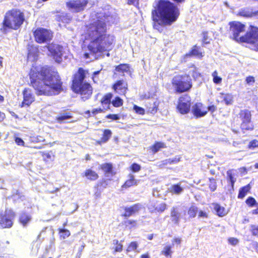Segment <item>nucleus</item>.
Segmentation results:
<instances>
[{
	"mask_svg": "<svg viewBox=\"0 0 258 258\" xmlns=\"http://www.w3.org/2000/svg\"><path fill=\"white\" fill-rule=\"evenodd\" d=\"M212 207L216 214L219 217H223L227 214V212L224 207H222L219 204H212Z\"/></svg>",
	"mask_w": 258,
	"mask_h": 258,
	"instance_id": "nucleus-22",
	"label": "nucleus"
},
{
	"mask_svg": "<svg viewBox=\"0 0 258 258\" xmlns=\"http://www.w3.org/2000/svg\"><path fill=\"white\" fill-rule=\"evenodd\" d=\"M138 247V244L136 242H132L128 246L126 251L130 252L135 251Z\"/></svg>",
	"mask_w": 258,
	"mask_h": 258,
	"instance_id": "nucleus-50",
	"label": "nucleus"
},
{
	"mask_svg": "<svg viewBox=\"0 0 258 258\" xmlns=\"http://www.w3.org/2000/svg\"><path fill=\"white\" fill-rule=\"evenodd\" d=\"M203 42L205 44H208L210 42L208 40V33L207 32H204L203 33Z\"/></svg>",
	"mask_w": 258,
	"mask_h": 258,
	"instance_id": "nucleus-61",
	"label": "nucleus"
},
{
	"mask_svg": "<svg viewBox=\"0 0 258 258\" xmlns=\"http://www.w3.org/2000/svg\"><path fill=\"white\" fill-rule=\"evenodd\" d=\"M107 118L111 119L114 120H118L120 119V117L118 114H109L107 116Z\"/></svg>",
	"mask_w": 258,
	"mask_h": 258,
	"instance_id": "nucleus-60",
	"label": "nucleus"
},
{
	"mask_svg": "<svg viewBox=\"0 0 258 258\" xmlns=\"http://www.w3.org/2000/svg\"><path fill=\"white\" fill-rule=\"evenodd\" d=\"M240 43H245L251 49L258 51V27L250 26L245 34L240 36Z\"/></svg>",
	"mask_w": 258,
	"mask_h": 258,
	"instance_id": "nucleus-7",
	"label": "nucleus"
},
{
	"mask_svg": "<svg viewBox=\"0 0 258 258\" xmlns=\"http://www.w3.org/2000/svg\"><path fill=\"white\" fill-rule=\"evenodd\" d=\"M187 75H189V77L191 76L194 79H197L201 76V74L198 71L196 68L194 67L190 69Z\"/></svg>",
	"mask_w": 258,
	"mask_h": 258,
	"instance_id": "nucleus-41",
	"label": "nucleus"
},
{
	"mask_svg": "<svg viewBox=\"0 0 258 258\" xmlns=\"http://www.w3.org/2000/svg\"><path fill=\"white\" fill-rule=\"evenodd\" d=\"M31 83L37 95H56L62 90V82L55 69L47 66L42 67Z\"/></svg>",
	"mask_w": 258,
	"mask_h": 258,
	"instance_id": "nucleus-2",
	"label": "nucleus"
},
{
	"mask_svg": "<svg viewBox=\"0 0 258 258\" xmlns=\"http://www.w3.org/2000/svg\"><path fill=\"white\" fill-rule=\"evenodd\" d=\"M212 77L213 78V82L216 84H220L222 81V78L218 76V73L216 71H215L212 73Z\"/></svg>",
	"mask_w": 258,
	"mask_h": 258,
	"instance_id": "nucleus-47",
	"label": "nucleus"
},
{
	"mask_svg": "<svg viewBox=\"0 0 258 258\" xmlns=\"http://www.w3.org/2000/svg\"><path fill=\"white\" fill-rule=\"evenodd\" d=\"M249 149H254L256 147H258V141L256 140H253L250 141L248 144Z\"/></svg>",
	"mask_w": 258,
	"mask_h": 258,
	"instance_id": "nucleus-52",
	"label": "nucleus"
},
{
	"mask_svg": "<svg viewBox=\"0 0 258 258\" xmlns=\"http://www.w3.org/2000/svg\"><path fill=\"white\" fill-rule=\"evenodd\" d=\"M73 242V240H63L61 242V246L62 248H64V246L66 245L69 246H71Z\"/></svg>",
	"mask_w": 258,
	"mask_h": 258,
	"instance_id": "nucleus-55",
	"label": "nucleus"
},
{
	"mask_svg": "<svg viewBox=\"0 0 258 258\" xmlns=\"http://www.w3.org/2000/svg\"><path fill=\"white\" fill-rule=\"evenodd\" d=\"M72 117L71 113L69 112H62L56 117V119L58 122L61 123L64 120L69 119Z\"/></svg>",
	"mask_w": 258,
	"mask_h": 258,
	"instance_id": "nucleus-34",
	"label": "nucleus"
},
{
	"mask_svg": "<svg viewBox=\"0 0 258 258\" xmlns=\"http://www.w3.org/2000/svg\"><path fill=\"white\" fill-rule=\"evenodd\" d=\"M114 91L119 94H124L127 90V84L123 80L117 81L113 86Z\"/></svg>",
	"mask_w": 258,
	"mask_h": 258,
	"instance_id": "nucleus-17",
	"label": "nucleus"
},
{
	"mask_svg": "<svg viewBox=\"0 0 258 258\" xmlns=\"http://www.w3.org/2000/svg\"><path fill=\"white\" fill-rule=\"evenodd\" d=\"M159 102L154 99H149L146 103V106L148 109V112L150 113L154 114L158 110Z\"/></svg>",
	"mask_w": 258,
	"mask_h": 258,
	"instance_id": "nucleus-19",
	"label": "nucleus"
},
{
	"mask_svg": "<svg viewBox=\"0 0 258 258\" xmlns=\"http://www.w3.org/2000/svg\"><path fill=\"white\" fill-rule=\"evenodd\" d=\"M88 0H71L66 3L67 8L72 12L78 13L85 9Z\"/></svg>",
	"mask_w": 258,
	"mask_h": 258,
	"instance_id": "nucleus-11",
	"label": "nucleus"
},
{
	"mask_svg": "<svg viewBox=\"0 0 258 258\" xmlns=\"http://www.w3.org/2000/svg\"><path fill=\"white\" fill-rule=\"evenodd\" d=\"M142 208L143 205L140 203L136 204L130 207H125L124 208L125 213L123 214V216L129 217L138 212Z\"/></svg>",
	"mask_w": 258,
	"mask_h": 258,
	"instance_id": "nucleus-16",
	"label": "nucleus"
},
{
	"mask_svg": "<svg viewBox=\"0 0 258 258\" xmlns=\"http://www.w3.org/2000/svg\"><path fill=\"white\" fill-rule=\"evenodd\" d=\"M152 14L154 28L161 31L163 26L170 25L176 20L179 15V11L170 1L160 0Z\"/></svg>",
	"mask_w": 258,
	"mask_h": 258,
	"instance_id": "nucleus-3",
	"label": "nucleus"
},
{
	"mask_svg": "<svg viewBox=\"0 0 258 258\" xmlns=\"http://www.w3.org/2000/svg\"><path fill=\"white\" fill-rule=\"evenodd\" d=\"M23 101L22 106H29L35 100L34 96L31 90L29 88H25L23 91Z\"/></svg>",
	"mask_w": 258,
	"mask_h": 258,
	"instance_id": "nucleus-15",
	"label": "nucleus"
},
{
	"mask_svg": "<svg viewBox=\"0 0 258 258\" xmlns=\"http://www.w3.org/2000/svg\"><path fill=\"white\" fill-rule=\"evenodd\" d=\"M101 169L105 172L106 174H110L112 172L113 167L110 163H104L100 165Z\"/></svg>",
	"mask_w": 258,
	"mask_h": 258,
	"instance_id": "nucleus-37",
	"label": "nucleus"
},
{
	"mask_svg": "<svg viewBox=\"0 0 258 258\" xmlns=\"http://www.w3.org/2000/svg\"><path fill=\"white\" fill-rule=\"evenodd\" d=\"M59 237L61 239H65L70 236V231L65 228H59L58 229Z\"/></svg>",
	"mask_w": 258,
	"mask_h": 258,
	"instance_id": "nucleus-39",
	"label": "nucleus"
},
{
	"mask_svg": "<svg viewBox=\"0 0 258 258\" xmlns=\"http://www.w3.org/2000/svg\"><path fill=\"white\" fill-rule=\"evenodd\" d=\"M14 138L15 141L18 145L25 146V142L21 138L18 137H16L15 136Z\"/></svg>",
	"mask_w": 258,
	"mask_h": 258,
	"instance_id": "nucleus-56",
	"label": "nucleus"
},
{
	"mask_svg": "<svg viewBox=\"0 0 258 258\" xmlns=\"http://www.w3.org/2000/svg\"><path fill=\"white\" fill-rule=\"evenodd\" d=\"M131 170L134 172H137L141 170V166L137 163H133L130 167Z\"/></svg>",
	"mask_w": 258,
	"mask_h": 258,
	"instance_id": "nucleus-51",
	"label": "nucleus"
},
{
	"mask_svg": "<svg viewBox=\"0 0 258 258\" xmlns=\"http://www.w3.org/2000/svg\"><path fill=\"white\" fill-rule=\"evenodd\" d=\"M190 97L188 95H184L179 97L178 102L182 103L184 104L191 105L190 104Z\"/></svg>",
	"mask_w": 258,
	"mask_h": 258,
	"instance_id": "nucleus-42",
	"label": "nucleus"
},
{
	"mask_svg": "<svg viewBox=\"0 0 258 258\" xmlns=\"http://www.w3.org/2000/svg\"><path fill=\"white\" fill-rule=\"evenodd\" d=\"M133 109L136 112V113L140 115H144L145 112V110L143 108L140 107L137 105H134Z\"/></svg>",
	"mask_w": 258,
	"mask_h": 258,
	"instance_id": "nucleus-48",
	"label": "nucleus"
},
{
	"mask_svg": "<svg viewBox=\"0 0 258 258\" xmlns=\"http://www.w3.org/2000/svg\"><path fill=\"white\" fill-rule=\"evenodd\" d=\"M181 218L180 214L178 212L177 208L173 207L171 211V219L172 222L176 225H179Z\"/></svg>",
	"mask_w": 258,
	"mask_h": 258,
	"instance_id": "nucleus-21",
	"label": "nucleus"
},
{
	"mask_svg": "<svg viewBox=\"0 0 258 258\" xmlns=\"http://www.w3.org/2000/svg\"><path fill=\"white\" fill-rule=\"evenodd\" d=\"M238 15L246 18L252 17H256L258 18V11L253 12L251 8H244L239 10Z\"/></svg>",
	"mask_w": 258,
	"mask_h": 258,
	"instance_id": "nucleus-18",
	"label": "nucleus"
},
{
	"mask_svg": "<svg viewBox=\"0 0 258 258\" xmlns=\"http://www.w3.org/2000/svg\"><path fill=\"white\" fill-rule=\"evenodd\" d=\"M85 78L84 70L82 68H79L78 73L74 76L72 84L73 91L80 93L83 101L88 99L92 93V88L90 84L84 81Z\"/></svg>",
	"mask_w": 258,
	"mask_h": 258,
	"instance_id": "nucleus-5",
	"label": "nucleus"
},
{
	"mask_svg": "<svg viewBox=\"0 0 258 258\" xmlns=\"http://www.w3.org/2000/svg\"><path fill=\"white\" fill-rule=\"evenodd\" d=\"M208 216L206 212L203 211H200L199 212V217L201 218H207Z\"/></svg>",
	"mask_w": 258,
	"mask_h": 258,
	"instance_id": "nucleus-64",
	"label": "nucleus"
},
{
	"mask_svg": "<svg viewBox=\"0 0 258 258\" xmlns=\"http://www.w3.org/2000/svg\"><path fill=\"white\" fill-rule=\"evenodd\" d=\"M51 55L57 62L62 61L63 55V47L59 44L51 43L46 46Z\"/></svg>",
	"mask_w": 258,
	"mask_h": 258,
	"instance_id": "nucleus-12",
	"label": "nucleus"
},
{
	"mask_svg": "<svg viewBox=\"0 0 258 258\" xmlns=\"http://www.w3.org/2000/svg\"><path fill=\"white\" fill-rule=\"evenodd\" d=\"M24 20V14L20 11L15 9L9 11L5 15L1 31L7 34L10 29L17 30L20 28Z\"/></svg>",
	"mask_w": 258,
	"mask_h": 258,
	"instance_id": "nucleus-4",
	"label": "nucleus"
},
{
	"mask_svg": "<svg viewBox=\"0 0 258 258\" xmlns=\"http://www.w3.org/2000/svg\"><path fill=\"white\" fill-rule=\"evenodd\" d=\"M14 212L11 210H6L5 214L0 213V227L2 228H9L12 226V219L14 217Z\"/></svg>",
	"mask_w": 258,
	"mask_h": 258,
	"instance_id": "nucleus-13",
	"label": "nucleus"
},
{
	"mask_svg": "<svg viewBox=\"0 0 258 258\" xmlns=\"http://www.w3.org/2000/svg\"><path fill=\"white\" fill-rule=\"evenodd\" d=\"M186 55L189 56H195L199 58L202 57L203 56L202 53L200 51L199 48L196 45L192 47L191 50L189 53L186 54Z\"/></svg>",
	"mask_w": 258,
	"mask_h": 258,
	"instance_id": "nucleus-36",
	"label": "nucleus"
},
{
	"mask_svg": "<svg viewBox=\"0 0 258 258\" xmlns=\"http://www.w3.org/2000/svg\"><path fill=\"white\" fill-rule=\"evenodd\" d=\"M111 103L113 106L115 107H118L122 105L123 104V100L121 99L119 97L117 96L115 97L114 99L111 101Z\"/></svg>",
	"mask_w": 258,
	"mask_h": 258,
	"instance_id": "nucleus-44",
	"label": "nucleus"
},
{
	"mask_svg": "<svg viewBox=\"0 0 258 258\" xmlns=\"http://www.w3.org/2000/svg\"><path fill=\"white\" fill-rule=\"evenodd\" d=\"M198 212V208L195 206L192 205L188 209L187 211V215H188V218L187 219L186 217H183V219L184 220V222H186L188 220H189L190 218H195Z\"/></svg>",
	"mask_w": 258,
	"mask_h": 258,
	"instance_id": "nucleus-25",
	"label": "nucleus"
},
{
	"mask_svg": "<svg viewBox=\"0 0 258 258\" xmlns=\"http://www.w3.org/2000/svg\"><path fill=\"white\" fill-rule=\"evenodd\" d=\"M181 241H182V239L181 237H175L172 240V244L173 246L175 245V244L179 245L181 244Z\"/></svg>",
	"mask_w": 258,
	"mask_h": 258,
	"instance_id": "nucleus-53",
	"label": "nucleus"
},
{
	"mask_svg": "<svg viewBox=\"0 0 258 258\" xmlns=\"http://www.w3.org/2000/svg\"><path fill=\"white\" fill-rule=\"evenodd\" d=\"M191 112L196 118H200L207 114V110L202 103H197L192 106Z\"/></svg>",
	"mask_w": 258,
	"mask_h": 258,
	"instance_id": "nucleus-14",
	"label": "nucleus"
},
{
	"mask_svg": "<svg viewBox=\"0 0 258 258\" xmlns=\"http://www.w3.org/2000/svg\"><path fill=\"white\" fill-rule=\"evenodd\" d=\"M206 109L207 110V112L209 111L213 113L216 110V107L215 105H212L208 106Z\"/></svg>",
	"mask_w": 258,
	"mask_h": 258,
	"instance_id": "nucleus-62",
	"label": "nucleus"
},
{
	"mask_svg": "<svg viewBox=\"0 0 258 258\" xmlns=\"http://www.w3.org/2000/svg\"><path fill=\"white\" fill-rule=\"evenodd\" d=\"M209 187L212 191H214L217 188V182L214 178H209Z\"/></svg>",
	"mask_w": 258,
	"mask_h": 258,
	"instance_id": "nucleus-45",
	"label": "nucleus"
},
{
	"mask_svg": "<svg viewBox=\"0 0 258 258\" xmlns=\"http://www.w3.org/2000/svg\"><path fill=\"white\" fill-rule=\"evenodd\" d=\"M245 203L250 207H252L255 206L258 208V203H256V200L254 198L252 197H249L245 201Z\"/></svg>",
	"mask_w": 258,
	"mask_h": 258,
	"instance_id": "nucleus-43",
	"label": "nucleus"
},
{
	"mask_svg": "<svg viewBox=\"0 0 258 258\" xmlns=\"http://www.w3.org/2000/svg\"><path fill=\"white\" fill-rule=\"evenodd\" d=\"M109 18H101L91 23L88 30L87 36L90 42L88 48L94 55L97 52L110 50L113 45L114 37L107 33L106 22Z\"/></svg>",
	"mask_w": 258,
	"mask_h": 258,
	"instance_id": "nucleus-1",
	"label": "nucleus"
},
{
	"mask_svg": "<svg viewBox=\"0 0 258 258\" xmlns=\"http://www.w3.org/2000/svg\"><path fill=\"white\" fill-rule=\"evenodd\" d=\"M122 250V245L120 243L117 244L115 247V252H121Z\"/></svg>",
	"mask_w": 258,
	"mask_h": 258,
	"instance_id": "nucleus-63",
	"label": "nucleus"
},
{
	"mask_svg": "<svg viewBox=\"0 0 258 258\" xmlns=\"http://www.w3.org/2000/svg\"><path fill=\"white\" fill-rule=\"evenodd\" d=\"M22 198V196L21 195L20 193L19 192L18 190H15V192L12 195V198L14 201H16L19 199H21Z\"/></svg>",
	"mask_w": 258,
	"mask_h": 258,
	"instance_id": "nucleus-54",
	"label": "nucleus"
},
{
	"mask_svg": "<svg viewBox=\"0 0 258 258\" xmlns=\"http://www.w3.org/2000/svg\"><path fill=\"white\" fill-rule=\"evenodd\" d=\"M115 71L118 72H127L130 70V66L128 64H120L115 67Z\"/></svg>",
	"mask_w": 258,
	"mask_h": 258,
	"instance_id": "nucleus-38",
	"label": "nucleus"
},
{
	"mask_svg": "<svg viewBox=\"0 0 258 258\" xmlns=\"http://www.w3.org/2000/svg\"><path fill=\"white\" fill-rule=\"evenodd\" d=\"M238 117L241 122V129L243 132L253 130V126L251 121V114L250 111L247 109L241 110L238 114Z\"/></svg>",
	"mask_w": 258,
	"mask_h": 258,
	"instance_id": "nucleus-9",
	"label": "nucleus"
},
{
	"mask_svg": "<svg viewBox=\"0 0 258 258\" xmlns=\"http://www.w3.org/2000/svg\"><path fill=\"white\" fill-rule=\"evenodd\" d=\"M180 158L176 156L173 158H169L161 161L158 162L157 164L160 167H163L168 164H176L180 161Z\"/></svg>",
	"mask_w": 258,
	"mask_h": 258,
	"instance_id": "nucleus-20",
	"label": "nucleus"
},
{
	"mask_svg": "<svg viewBox=\"0 0 258 258\" xmlns=\"http://www.w3.org/2000/svg\"><path fill=\"white\" fill-rule=\"evenodd\" d=\"M35 41L38 43H48L52 38V33L50 30L38 28L34 32Z\"/></svg>",
	"mask_w": 258,
	"mask_h": 258,
	"instance_id": "nucleus-10",
	"label": "nucleus"
},
{
	"mask_svg": "<svg viewBox=\"0 0 258 258\" xmlns=\"http://www.w3.org/2000/svg\"><path fill=\"white\" fill-rule=\"evenodd\" d=\"M31 215L26 212H22L19 217L20 222L24 226H26L31 220Z\"/></svg>",
	"mask_w": 258,
	"mask_h": 258,
	"instance_id": "nucleus-23",
	"label": "nucleus"
},
{
	"mask_svg": "<svg viewBox=\"0 0 258 258\" xmlns=\"http://www.w3.org/2000/svg\"><path fill=\"white\" fill-rule=\"evenodd\" d=\"M166 209V205L165 203H161L158 205L155 208V210L158 212H163Z\"/></svg>",
	"mask_w": 258,
	"mask_h": 258,
	"instance_id": "nucleus-49",
	"label": "nucleus"
},
{
	"mask_svg": "<svg viewBox=\"0 0 258 258\" xmlns=\"http://www.w3.org/2000/svg\"><path fill=\"white\" fill-rule=\"evenodd\" d=\"M227 179L228 182L230 184L231 189L234 190V185L236 181V178H234V175L232 172V170H228L226 172Z\"/></svg>",
	"mask_w": 258,
	"mask_h": 258,
	"instance_id": "nucleus-31",
	"label": "nucleus"
},
{
	"mask_svg": "<svg viewBox=\"0 0 258 258\" xmlns=\"http://www.w3.org/2000/svg\"><path fill=\"white\" fill-rule=\"evenodd\" d=\"M112 135V132L110 130H104L103 132V137L98 142L99 144L105 143L110 138Z\"/></svg>",
	"mask_w": 258,
	"mask_h": 258,
	"instance_id": "nucleus-29",
	"label": "nucleus"
},
{
	"mask_svg": "<svg viewBox=\"0 0 258 258\" xmlns=\"http://www.w3.org/2000/svg\"><path fill=\"white\" fill-rule=\"evenodd\" d=\"M251 232L253 235L258 236V226L251 225Z\"/></svg>",
	"mask_w": 258,
	"mask_h": 258,
	"instance_id": "nucleus-58",
	"label": "nucleus"
},
{
	"mask_svg": "<svg viewBox=\"0 0 258 258\" xmlns=\"http://www.w3.org/2000/svg\"><path fill=\"white\" fill-rule=\"evenodd\" d=\"M250 189V186L249 184H247L244 186L241 187L239 189V193L237 196L238 199H243L247 194V193L249 191Z\"/></svg>",
	"mask_w": 258,
	"mask_h": 258,
	"instance_id": "nucleus-33",
	"label": "nucleus"
},
{
	"mask_svg": "<svg viewBox=\"0 0 258 258\" xmlns=\"http://www.w3.org/2000/svg\"><path fill=\"white\" fill-rule=\"evenodd\" d=\"M112 98V94L111 93H108L106 94L101 100V104L103 105L107 106V109L109 108V106L111 103V100Z\"/></svg>",
	"mask_w": 258,
	"mask_h": 258,
	"instance_id": "nucleus-35",
	"label": "nucleus"
},
{
	"mask_svg": "<svg viewBox=\"0 0 258 258\" xmlns=\"http://www.w3.org/2000/svg\"><path fill=\"white\" fill-rule=\"evenodd\" d=\"M171 83L176 93L188 92L192 87L191 79L186 74L174 76Z\"/></svg>",
	"mask_w": 258,
	"mask_h": 258,
	"instance_id": "nucleus-6",
	"label": "nucleus"
},
{
	"mask_svg": "<svg viewBox=\"0 0 258 258\" xmlns=\"http://www.w3.org/2000/svg\"><path fill=\"white\" fill-rule=\"evenodd\" d=\"M72 19L70 15L66 13H61L60 15L57 16V19L58 21L68 23Z\"/></svg>",
	"mask_w": 258,
	"mask_h": 258,
	"instance_id": "nucleus-32",
	"label": "nucleus"
},
{
	"mask_svg": "<svg viewBox=\"0 0 258 258\" xmlns=\"http://www.w3.org/2000/svg\"><path fill=\"white\" fill-rule=\"evenodd\" d=\"M165 145L162 142H156L151 147V150L154 153L158 152L161 149L165 148Z\"/></svg>",
	"mask_w": 258,
	"mask_h": 258,
	"instance_id": "nucleus-40",
	"label": "nucleus"
},
{
	"mask_svg": "<svg viewBox=\"0 0 258 258\" xmlns=\"http://www.w3.org/2000/svg\"><path fill=\"white\" fill-rule=\"evenodd\" d=\"M190 105L178 102L177 108L181 114H184L187 113L190 110Z\"/></svg>",
	"mask_w": 258,
	"mask_h": 258,
	"instance_id": "nucleus-26",
	"label": "nucleus"
},
{
	"mask_svg": "<svg viewBox=\"0 0 258 258\" xmlns=\"http://www.w3.org/2000/svg\"><path fill=\"white\" fill-rule=\"evenodd\" d=\"M228 242L231 245L235 246L238 243L239 240L238 239L236 238L230 237L228 239Z\"/></svg>",
	"mask_w": 258,
	"mask_h": 258,
	"instance_id": "nucleus-57",
	"label": "nucleus"
},
{
	"mask_svg": "<svg viewBox=\"0 0 258 258\" xmlns=\"http://www.w3.org/2000/svg\"><path fill=\"white\" fill-rule=\"evenodd\" d=\"M220 95L219 98L222 99L221 102H224L227 105H229L232 104L233 96L231 94L220 93Z\"/></svg>",
	"mask_w": 258,
	"mask_h": 258,
	"instance_id": "nucleus-24",
	"label": "nucleus"
},
{
	"mask_svg": "<svg viewBox=\"0 0 258 258\" xmlns=\"http://www.w3.org/2000/svg\"><path fill=\"white\" fill-rule=\"evenodd\" d=\"M245 81L247 84L251 85L254 83L255 80L253 77L249 76L246 78Z\"/></svg>",
	"mask_w": 258,
	"mask_h": 258,
	"instance_id": "nucleus-59",
	"label": "nucleus"
},
{
	"mask_svg": "<svg viewBox=\"0 0 258 258\" xmlns=\"http://www.w3.org/2000/svg\"><path fill=\"white\" fill-rule=\"evenodd\" d=\"M128 179L123 184V185L122 186L123 188H128L130 187L133 185H137V182L135 179L134 176L132 174H130L128 175Z\"/></svg>",
	"mask_w": 258,
	"mask_h": 258,
	"instance_id": "nucleus-28",
	"label": "nucleus"
},
{
	"mask_svg": "<svg viewBox=\"0 0 258 258\" xmlns=\"http://www.w3.org/2000/svg\"><path fill=\"white\" fill-rule=\"evenodd\" d=\"M170 190L176 195L180 194L183 190V187L181 186V182L172 185Z\"/></svg>",
	"mask_w": 258,
	"mask_h": 258,
	"instance_id": "nucleus-30",
	"label": "nucleus"
},
{
	"mask_svg": "<svg viewBox=\"0 0 258 258\" xmlns=\"http://www.w3.org/2000/svg\"><path fill=\"white\" fill-rule=\"evenodd\" d=\"M230 37L237 42L240 43V34L244 32L245 26L239 22L233 21L229 23Z\"/></svg>",
	"mask_w": 258,
	"mask_h": 258,
	"instance_id": "nucleus-8",
	"label": "nucleus"
},
{
	"mask_svg": "<svg viewBox=\"0 0 258 258\" xmlns=\"http://www.w3.org/2000/svg\"><path fill=\"white\" fill-rule=\"evenodd\" d=\"M84 176L91 180H95L98 178L97 173L90 169L86 170L84 173Z\"/></svg>",
	"mask_w": 258,
	"mask_h": 258,
	"instance_id": "nucleus-27",
	"label": "nucleus"
},
{
	"mask_svg": "<svg viewBox=\"0 0 258 258\" xmlns=\"http://www.w3.org/2000/svg\"><path fill=\"white\" fill-rule=\"evenodd\" d=\"M171 253L172 251L171 245H166L165 246H164L163 250L162 251V253L166 257H168V256H171Z\"/></svg>",
	"mask_w": 258,
	"mask_h": 258,
	"instance_id": "nucleus-46",
	"label": "nucleus"
}]
</instances>
